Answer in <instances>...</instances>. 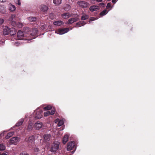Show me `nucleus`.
<instances>
[{
  "label": "nucleus",
  "mask_w": 155,
  "mask_h": 155,
  "mask_svg": "<svg viewBox=\"0 0 155 155\" xmlns=\"http://www.w3.org/2000/svg\"><path fill=\"white\" fill-rule=\"evenodd\" d=\"M81 23H84L83 22H80V21L77 23L76 24V26L75 27H79L81 25Z\"/></svg>",
  "instance_id": "36"
},
{
  "label": "nucleus",
  "mask_w": 155,
  "mask_h": 155,
  "mask_svg": "<svg viewBox=\"0 0 155 155\" xmlns=\"http://www.w3.org/2000/svg\"><path fill=\"white\" fill-rule=\"evenodd\" d=\"M2 31L3 35H5L9 34L11 35H13L16 34L15 29L14 28H9L7 26H5L3 28Z\"/></svg>",
  "instance_id": "2"
},
{
  "label": "nucleus",
  "mask_w": 155,
  "mask_h": 155,
  "mask_svg": "<svg viewBox=\"0 0 155 155\" xmlns=\"http://www.w3.org/2000/svg\"><path fill=\"white\" fill-rule=\"evenodd\" d=\"M4 21V20L2 18H0V25L2 24Z\"/></svg>",
  "instance_id": "40"
},
{
  "label": "nucleus",
  "mask_w": 155,
  "mask_h": 155,
  "mask_svg": "<svg viewBox=\"0 0 155 155\" xmlns=\"http://www.w3.org/2000/svg\"><path fill=\"white\" fill-rule=\"evenodd\" d=\"M10 22L9 23L13 27H15L16 26H17V23L15 20H12V21H10Z\"/></svg>",
  "instance_id": "28"
},
{
  "label": "nucleus",
  "mask_w": 155,
  "mask_h": 155,
  "mask_svg": "<svg viewBox=\"0 0 155 155\" xmlns=\"http://www.w3.org/2000/svg\"><path fill=\"white\" fill-rule=\"evenodd\" d=\"M5 146L3 144H0V151H3L5 150Z\"/></svg>",
  "instance_id": "27"
},
{
  "label": "nucleus",
  "mask_w": 155,
  "mask_h": 155,
  "mask_svg": "<svg viewBox=\"0 0 155 155\" xmlns=\"http://www.w3.org/2000/svg\"><path fill=\"white\" fill-rule=\"evenodd\" d=\"M71 16V15L68 12L65 13L61 15V17L64 19L68 18Z\"/></svg>",
  "instance_id": "12"
},
{
  "label": "nucleus",
  "mask_w": 155,
  "mask_h": 155,
  "mask_svg": "<svg viewBox=\"0 0 155 155\" xmlns=\"http://www.w3.org/2000/svg\"><path fill=\"white\" fill-rule=\"evenodd\" d=\"M89 18V16L88 15L86 14L83 15L81 17V19L82 20H84L87 19Z\"/></svg>",
  "instance_id": "25"
},
{
  "label": "nucleus",
  "mask_w": 155,
  "mask_h": 155,
  "mask_svg": "<svg viewBox=\"0 0 155 155\" xmlns=\"http://www.w3.org/2000/svg\"><path fill=\"white\" fill-rule=\"evenodd\" d=\"M15 2L18 5H21L20 0H15Z\"/></svg>",
  "instance_id": "38"
},
{
  "label": "nucleus",
  "mask_w": 155,
  "mask_h": 155,
  "mask_svg": "<svg viewBox=\"0 0 155 155\" xmlns=\"http://www.w3.org/2000/svg\"><path fill=\"white\" fill-rule=\"evenodd\" d=\"M52 109L51 110V111L50 112V114L51 115H53L54 114L55 111V109L54 108L53 109Z\"/></svg>",
  "instance_id": "35"
},
{
  "label": "nucleus",
  "mask_w": 155,
  "mask_h": 155,
  "mask_svg": "<svg viewBox=\"0 0 155 155\" xmlns=\"http://www.w3.org/2000/svg\"><path fill=\"white\" fill-rule=\"evenodd\" d=\"M6 0H0V1L1 2H5Z\"/></svg>",
  "instance_id": "49"
},
{
  "label": "nucleus",
  "mask_w": 155,
  "mask_h": 155,
  "mask_svg": "<svg viewBox=\"0 0 155 155\" xmlns=\"http://www.w3.org/2000/svg\"><path fill=\"white\" fill-rule=\"evenodd\" d=\"M69 30L68 28H64L58 29L57 31L58 33L59 34H63L67 32Z\"/></svg>",
  "instance_id": "9"
},
{
  "label": "nucleus",
  "mask_w": 155,
  "mask_h": 155,
  "mask_svg": "<svg viewBox=\"0 0 155 155\" xmlns=\"http://www.w3.org/2000/svg\"><path fill=\"white\" fill-rule=\"evenodd\" d=\"M52 109V106L50 105L47 106L44 108V109L45 110H49Z\"/></svg>",
  "instance_id": "31"
},
{
  "label": "nucleus",
  "mask_w": 155,
  "mask_h": 155,
  "mask_svg": "<svg viewBox=\"0 0 155 155\" xmlns=\"http://www.w3.org/2000/svg\"><path fill=\"white\" fill-rule=\"evenodd\" d=\"M64 22L61 21H57L54 22V24L55 25H57L58 26H60L61 24H63Z\"/></svg>",
  "instance_id": "21"
},
{
  "label": "nucleus",
  "mask_w": 155,
  "mask_h": 155,
  "mask_svg": "<svg viewBox=\"0 0 155 155\" xmlns=\"http://www.w3.org/2000/svg\"><path fill=\"white\" fill-rule=\"evenodd\" d=\"M20 155H29L27 153H25V152H22L21 153Z\"/></svg>",
  "instance_id": "42"
},
{
  "label": "nucleus",
  "mask_w": 155,
  "mask_h": 155,
  "mask_svg": "<svg viewBox=\"0 0 155 155\" xmlns=\"http://www.w3.org/2000/svg\"><path fill=\"white\" fill-rule=\"evenodd\" d=\"M49 17L52 20H53L55 17L53 13H51L49 14Z\"/></svg>",
  "instance_id": "32"
},
{
  "label": "nucleus",
  "mask_w": 155,
  "mask_h": 155,
  "mask_svg": "<svg viewBox=\"0 0 155 155\" xmlns=\"http://www.w3.org/2000/svg\"><path fill=\"white\" fill-rule=\"evenodd\" d=\"M68 136L67 135H65L63 138L62 142L63 144H65L68 141Z\"/></svg>",
  "instance_id": "17"
},
{
  "label": "nucleus",
  "mask_w": 155,
  "mask_h": 155,
  "mask_svg": "<svg viewBox=\"0 0 155 155\" xmlns=\"http://www.w3.org/2000/svg\"><path fill=\"white\" fill-rule=\"evenodd\" d=\"M16 8L15 6L12 5H11L9 7V10L10 11H14L15 10Z\"/></svg>",
  "instance_id": "23"
},
{
  "label": "nucleus",
  "mask_w": 155,
  "mask_h": 155,
  "mask_svg": "<svg viewBox=\"0 0 155 155\" xmlns=\"http://www.w3.org/2000/svg\"><path fill=\"white\" fill-rule=\"evenodd\" d=\"M60 144V142L57 141L53 142L51 145L50 151L52 153L56 152L59 149Z\"/></svg>",
  "instance_id": "3"
},
{
  "label": "nucleus",
  "mask_w": 155,
  "mask_h": 155,
  "mask_svg": "<svg viewBox=\"0 0 155 155\" xmlns=\"http://www.w3.org/2000/svg\"><path fill=\"white\" fill-rule=\"evenodd\" d=\"M71 6L70 5L66 4L65 5L64 7V9L66 11H68L71 9Z\"/></svg>",
  "instance_id": "20"
},
{
  "label": "nucleus",
  "mask_w": 155,
  "mask_h": 155,
  "mask_svg": "<svg viewBox=\"0 0 155 155\" xmlns=\"http://www.w3.org/2000/svg\"><path fill=\"white\" fill-rule=\"evenodd\" d=\"M43 124L42 123L39 121H38L35 124V127L37 130L40 129L42 126Z\"/></svg>",
  "instance_id": "10"
},
{
  "label": "nucleus",
  "mask_w": 155,
  "mask_h": 155,
  "mask_svg": "<svg viewBox=\"0 0 155 155\" xmlns=\"http://www.w3.org/2000/svg\"><path fill=\"white\" fill-rule=\"evenodd\" d=\"M75 142L73 141L68 143L67 144V150L68 151L71 150L75 146Z\"/></svg>",
  "instance_id": "6"
},
{
  "label": "nucleus",
  "mask_w": 155,
  "mask_h": 155,
  "mask_svg": "<svg viewBox=\"0 0 155 155\" xmlns=\"http://www.w3.org/2000/svg\"><path fill=\"white\" fill-rule=\"evenodd\" d=\"M25 30L27 31L28 34L30 35L29 36V38L31 37V36H35L38 33V30L37 28H33L31 29V31L30 30L29 28L27 27L25 28Z\"/></svg>",
  "instance_id": "4"
},
{
  "label": "nucleus",
  "mask_w": 155,
  "mask_h": 155,
  "mask_svg": "<svg viewBox=\"0 0 155 155\" xmlns=\"http://www.w3.org/2000/svg\"><path fill=\"white\" fill-rule=\"evenodd\" d=\"M98 7L97 6L93 5L91 6L90 8V10L91 12H93L94 11H97L98 9Z\"/></svg>",
  "instance_id": "15"
},
{
  "label": "nucleus",
  "mask_w": 155,
  "mask_h": 155,
  "mask_svg": "<svg viewBox=\"0 0 155 155\" xmlns=\"http://www.w3.org/2000/svg\"><path fill=\"white\" fill-rule=\"evenodd\" d=\"M76 148L75 147V149L74 150L71 151V153L72 154H73L74 153V152H75V150Z\"/></svg>",
  "instance_id": "46"
},
{
  "label": "nucleus",
  "mask_w": 155,
  "mask_h": 155,
  "mask_svg": "<svg viewBox=\"0 0 155 155\" xmlns=\"http://www.w3.org/2000/svg\"><path fill=\"white\" fill-rule=\"evenodd\" d=\"M2 155H7V154L5 153H3Z\"/></svg>",
  "instance_id": "51"
},
{
  "label": "nucleus",
  "mask_w": 155,
  "mask_h": 155,
  "mask_svg": "<svg viewBox=\"0 0 155 155\" xmlns=\"http://www.w3.org/2000/svg\"><path fill=\"white\" fill-rule=\"evenodd\" d=\"M22 26V25L21 24V23H19V24L18 25V27H21Z\"/></svg>",
  "instance_id": "47"
},
{
  "label": "nucleus",
  "mask_w": 155,
  "mask_h": 155,
  "mask_svg": "<svg viewBox=\"0 0 155 155\" xmlns=\"http://www.w3.org/2000/svg\"><path fill=\"white\" fill-rule=\"evenodd\" d=\"M48 7L47 6L44 5H41V10L43 12H46L48 9Z\"/></svg>",
  "instance_id": "14"
},
{
  "label": "nucleus",
  "mask_w": 155,
  "mask_h": 155,
  "mask_svg": "<svg viewBox=\"0 0 155 155\" xmlns=\"http://www.w3.org/2000/svg\"><path fill=\"white\" fill-rule=\"evenodd\" d=\"M15 15H12L10 18L8 19V21H12V20H15Z\"/></svg>",
  "instance_id": "26"
},
{
  "label": "nucleus",
  "mask_w": 155,
  "mask_h": 155,
  "mask_svg": "<svg viewBox=\"0 0 155 155\" xmlns=\"http://www.w3.org/2000/svg\"><path fill=\"white\" fill-rule=\"evenodd\" d=\"M77 4L82 8H86L89 5L88 3L84 1H79L78 2Z\"/></svg>",
  "instance_id": "5"
},
{
  "label": "nucleus",
  "mask_w": 155,
  "mask_h": 155,
  "mask_svg": "<svg viewBox=\"0 0 155 155\" xmlns=\"http://www.w3.org/2000/svg\"><path fill=\"white\" fill-rule=\"evenodd\" d=\"M50 111H47L44 113V116L45 117H46L47 116H48L50 114Z\"/></svg>",
  "instance_id": "34"
},
{
  "label": "nucleus",
  "mask_w": 155,
  "mask_h": 155,
  "mask_svg": "<svg viewBox=\"0 0 155 155\" xmlns=\"http://www.w3.org/2000/svg\"><path fill=\"white\" fill-rule=\"evenodd\" d=\"M2 154L1 153V152H0V155H2Z\"/></svg>",
  "instance_id": "53"
},
{
  "label": "nucleus",
  "mask_w": 155,
  "mask_h": 155,
  "mask_svg": "<svg viewBox=\"0 0 155 155\" xmlns=\"http://www.w3.org/2000/svg\"><path fill=\"white\" fill-rule=\"evenodd\" d=\"M97 2H101L102 1V0H96Z\"/></svg>",
  "instance_id": "50"
},
{
  "label": "nucleus",
  "mask_w": 155,
  "mask_h": 155,
  "mask_svg": "<svg viewBox=\"0 0 155 155\" xmlns=\"http://www.w3.org/2000/svg\"><path fill=\"white\" fill-rule=\"evenodd\" d=\"M107 11L106 10H104L101 12L100 14V15L101 16H103L105 15L107 13Z\"/></svg>",
  "instance_id": "30"
},
{
  "label": "nucleus",
  "mask_w": 155,
  "mask_h": 155,
  "mask_svg": "<svg viewBox=\"0 0 155 155\" xmlns=\"http://www.w3.org/2000/svg\"><path fill=\"white\" fill-rule=\"evenodd\" d=\"M64 124L63 121L62 120H60L58 124V127L62 126Z\"/></svg>",
  "instance_id": "33"
},
{
  "label": "nucleus",
  "mask_w": 155,
  "mask_h": 155,
  "mask_svg": "<svg viewBox=\"0 0 155 155\" xmlns=\"http://www.w3.org/2000/svg\"><path fill=\"white\" fill-rule=\"evenodd\" d=\"M32 128V124H29L28 127V129L29 130H31Z\"/></svg>",
  "instance_id": "37"
},
{
  "label": "nucleus",
  "mask_w": 155,
  "mask_h": 155,
  "mask_svg": "<svg viewBox=\"0 0 155 155\" xmlns=\"http://www.w3.org/2000/svg\"><path fill=\"white\" fill-rule=\"evenodd\" d=\"M3 135V134H0V136L1 137V136H2Z\"/></svg>",
  "instance_id": "52"
},
{
  "label": "nucleus",
  "mask_w": 155,
  "mask_h": 155,
  "mask_svg": "<svg viewBox=\"0 0 155 155\" xmlns=\"http://www.w3.org/2000/svg\"><path fill=\"white\" fill-rule=\"evenodd\" d=\"M112 2L113 3H115L116 2V0H112Z\"/></svg>",
  "instance_id": "48"
},
{
  "label": "nucleus",
  "mask_w": 155,
  "mask_h": 155,
  "mask_svg": "<svg viewBox=\"0 0 155 155\" xmlns=\"http://www.w3.org/2000/svg\"><path fill=\"white\" fill-rule=\"evenodd\" d=\"M35 139L34 136H31L29 137L28 139V143H34Z\"/></svg>",
  "instance_id": "13"
},
{
  "label": "nucleus",
  "mask_w": 155,
  "mask_h": 155,
  "mask_svg": "<svg viewBox=\"0 0 155 155\" xmlns=\"http://www.w3.org/2000/svg\"><path fill=\"white\" fill-rule=\"evenodd\" d=\"M5 7L3 5L0 6V12L4 14L5 12Z\"/></svg>",
  "instance_id": "19"
},
{
  "label": "nucleus",
  "mask_w": 155,
  "mask_h": 155,
  "mask_svg": "<svg viewBox=\"0 0 155 155\" xmlns=\"http://www.w3.org/2000/svg\"><path fill=\"white\" fill-rule=\"evenodd\" d=\"M62 0H53V3L56 5H59L61 3Z\"/></svg>",
  "instance_id": "24"
},
{
  "label": "nucleus",
  "mask_w": 155,
  "mask_h": 155,
  "mask_svg": "<svg viewBox=\"0 0 155 155\" xmlns=\"http://www.w3.org/2000/svg\"><path fill=\"white\" fill-rule=\"evenodd\" d=\"M51 137V135L48 134H46L44 135V139L46 141H49Z\"/></svg>",
  "instance_id": "16"
},
{
  "label": "nucleus",
  "mask_w": 155,
  "mask_h": 155,
  "mask_svg": "<svg viewBox=\"0 0 155 155\" xmlns=\"http://www.w3.org/2000/svg\"><path fill=\"white\" fill-rule=\"evenodd\" d=\"M24 122L23 119H21L18 120V122L16 124L15 126L19 127Z\"/></svg>",
  "instance_id": "18"
},
{
  "label": "nucleus",
  "mask_w": 155,
  "mask_h": 155,
  "mask_svg": "<svg viewBox=\"0 0 155 155\" xmlns=\"http://www.w3.org/2000/svg\"><path fill=\"white\" fill-rule=\"evenodd\" d=\"M80 22H83L84 23H81V26H83L84 25H85V24H86V23L84 21H80Z\"/></svg>",
  "instance_id": "45"
},
{
  "label": "nucleus",
  "mask_w": 155,
  "mask_h": 155,
  "mask_svg": "<svg viewBox=\"0 0 155 155\" xmlns=\"http://www.w3.org/2000/svg\"><path fill=\"white\" fill-rule=\"evenodd\" d=\"M100 5L102 7H104L105 6V4L104 3H101L100 4Z\"/></svg>",
  "instance_id": "44"
},
{
  "label": "nucleus",
  "mask_w": 155,
  "mask_h": 155,
  "mask_svg": "<svg viewBox=\"0 0 155 155\" xmlns=\"http://www.w3.org/2000/svg\"><path fill=\"white\" fill-rule=\"evenodd\" d=\"M43 112V111L42 110H40L39 111H38V110L37 109L35 111V117L37 119L41 118L42 115V113Z\"/></svg>",
  "instance_id": "7"
},
{
  "label": "nucleus",
  "mask_w": 155,
  "mask_h": 155,
  "mask_svg": "<svg viewBox=\"0 0 155 155\" xmlns=\"http://www.w3.org/2000/svg\"><path fill=\"white\" fill-rule=\"evenodd\" d=\"M34 150L35 152H37L39 151V149L38 148L36 147L35 148Z\"/></svg>",
  "instance_id": "43"
},
{
  "label": "nucleus",
  "mask_w": 155,
  "mask_h": 155,
  "mask_svg": "<svg viewBox=\"0 0 155 155\" xmlns=\"http://www.w3.org/2000/svg\"><path fill=\"white\" fill-rule=\"evenodd\" d=\"M13 134V132H9L8 133L7 135L5 137V138L6 139H8L10 137H12Z\"/></svg>",
  "instance_id": "29"
},
{
  "label": "nucleus",
  "mask_w": 155,
  "mask_h": 155,
  "mask_svg": "<svg viewBox=\"0 0 155 155\" xmlns=\"http://www.w3.org/2000/svg\"><path fill=\"white\" fill-rule=\"evenodd\" d=\"M96 20V18L94 17H92L90 18L89 19V22H90L91 21H93Z\"/></svg>",
  "instance_id": "39"
},
{
  "label": "nucleus",
  "mask_w": 155,
  "mask_h": 155,
  "mask_svg": "<svg viewBox=\"0 0 155 155\" xmlns=\"http://www.w3.org/2000/svg\"><path fill=\"white\" fill-rule=\"evenodd\" d=\"M30 35L28 34L27 31L25 30H24L23 31H19L17 33V36L18 39L20 40H28L30 39L29 38Z\"/></svg>",
  "instance_id": "1"
},
{
  "label": "nucleus",
  "mask_w": 155,
  "mask_h": 155,
  "mask_svg": "<svg viewBox=\"0 0 155 155\" xmlns=\"http://www.w3.org/2000/svg\"><path fill=\"white\" fill-rule=\"evenodd\" d=\"M111 7V4L109 3H108L107 5V8H110Z\"/></svg>",
  "instance_id": "41"
},
{
  "label": "nucleus",
  "mask_w": 155,
  "mask_h": 155,
  "mask_svg": "<svg viewBox=\"0 0 155 155\" xmlns=\"http://www.w3.org/2000/svg\"><path fill=\"white\" fill-rule=\"evenodd\" d=\"M29 20L31 22H35L37 18L35 17H30L28 18Z\"/></svg>",
  "instance_id": "22"
},
{
  "label": "nucleus",
  "mask_w": 155,
  "mask_h": 155,
  "mask_svg": "<svg viewBox=\"0 0 155 155\" xmlns=\"http://www.w3.org/2000/svg\"><path fill=\"white\" fill-rule=\"evenodd\" d=\"M20 138L18 137H13L10 140V143L11 144H16L19 141Z\"/></svg>",
  "instance_id": "8"
},
{
  "label": "nucleus",
  "mask_w": 155,
  "mask_h": 155,
  "mask_svg": "<svg viewBox=\"0 0 155 155\" xmlns=\"http://www.w3.org/2000/svg\"><path fill=\"white\" fill-rule=\"evenodd\" d=\"M78 18L77 17L71 18L68 20L67 23L66 24H71L73 23L74 22L78 20Z\"/></svg>",
  "instance_id": "11"
}]
</instances>
